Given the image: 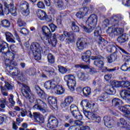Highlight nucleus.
Segmentation results:
<instances>
[{"label": "nucleus", "instance_id": "nucleus-1", "mask_svg": "<svg viewBox=\"0 0 130 130\" xmlns=\"http://www.w3.org/2000/svg\"><path fill=\"white\" fill-rule=\"evenodd\" d=\"M123 19V17L120 15H113L111 18V24L113 26L109 27L107 30V33L113 36L115 35L116 36H118L123 33L124 29L122 27H117L116 26L118 25L119 21H121Z\"/></svg>", "mask_w": 130, "mask_h": 130}, {"label": "nucleus", "instance_id": "nucleus-2", "mask_svg": "<svg viewBox=\"0 0 130 130\" xmlns=\"http://www.w3.org/2000/svg\"><path fill=\"white\" fill-rule=\"evenodd\" d=\"M43 34L41 37V38L45 43H50V41L52 43V46H55L56 43H57V40H56V35L55 34L53 35V37L51 38V31L49 28L47 26H44L42 27ZM50 38L51 39L50 40Z\"/></svg>", "mask_w": 130, "mask_h": 130}, {"label": "nucleus", "instance_id": "nucleus-3", "mask_svg": "<svg viewBox=\"0 0 130 130\" xmlns=\"http://www.w3.org/2000/svg\"><path fill=\"white\" fill-rule=\"evenodd\" d=\"M102 31H101V28L100 27H98L94 30V39L96 41L99 46L105 49V45L107 44V41H105L102 37H101V34Z\"/></svg>", "mask_w": 130, "mask_h": 130}, {"label": "nucleus", "instance_id": "nucleus-4", "mask_svg": "<svg viewBox=\"0 0 130 130\" xmlns=\"http://www.w3.org/2000/svg\"><path fill=\"white\" fill-rule=\"evenodd\" d=\"M64 80L66 82L67 86L70 91L74 92L77 81H76V77L74 75H68L64 76Z\"/></svg>", "mask_w": 130, "mask_h": 130}, {"label": "nucleus", "instance_id": "nucleus-5", "mask_svg": "<svg viewBox=\"0 0 130 130\" xmlns=\"http://www.w3.org/2000/svg\"><path fill=\"white\" fill-rule=\"evenodd\" d=\"M30 49L33 52L35 59L37 60L41 59V51H42V48H41L40 45L38 43H32L30 46Z\"/></svg>", "mask_w": 130, "mask_h": 130}, {"label": "nucleus", "instance_id": "nucleus-6", "mask_svg": "<svg viewBox=\"0 0 130 130\" xmlns=\"http://www.w3.org/2000/svg\"><path fill=\"white\" fill-rule=\"evenodd\" d=\"M47 106L42 100L38 99L36 100L35 104L32 108L34 110H40L41 112L45 113Z\"/></svg>", "mask_w": 130, "mask_h": 130}, {"label": "nucleus", "instance_id": "nucleus-7", "mask_svg": "<svg viewBox=\"0 0 130 130\" xmlns=\"http://www.w3.org/2000/svg\"><path fill=\"white\" fill-rule=\"evenodd\" d=\"M60 83V78L57 77L54 78L53 80H49L44 83V87L47 90L50 89H55L57 86H59L58 84Z\"/></svg>", "mask_w": 130, "mask_h": 130}, {"label": "nucleus", "instance_id": "nucleus-8", "mask_svg": "<svg viewBox=\"0 0 130 130\" xmlns=\"http://www.w3.org/2000/svg\"><path fill=\"white\" fill-rule=\"evenodd\" d=\"M22 88L21 89V92L23 96L26 98H29V102L31 103H33L35 100V96L33 94L30 95V87L28 86V85H26L25 84L22 85Z\"/></svg>", "mask_w": 130, "mask_h": 130}, {"label": "nucleus", "instance_id": "nucleus-9", "mask_svg": "<svg viewBox=\"0 0 130 130\" xmlns=\"http://www.w3.org/2000/svg\"><path fill=\"white\" fill-rule=\"evenodd\" d=\"M91 59L94 60V64L95 67H98L99 69H102L104 67V62L103 61L104 58L102 56L90 57Z\"/></svg>", "mask_w": 130, "mask_h": 130}, {"label": "nucleus", "instance_id": "nucleus-10", "mask_svg": "<svg viewBox=\"0 0 130 130\" xmlns=\"http://www.w3.org/2000/svg\"><path fill=\"white\" fill-rule=\"evenodd\" d=\"M108 46L107 47V51H109V52H113V51H115L116 52L117 51V50H120L122 52V53H124V54H128V53L126 52V51H125L124 49L118 47L116 44H108Z\"/></svg>", "mask_w": 130, "mask_h": 130}, {"label": "nucleus", "instance_id": "nucleus-11", "mask_svg": "<svg viewBox=\"0 0 130 130\" xmlns=\"http://www.w3.org/2000/svg\"><path fill=\"white\" fill-rule=\"evenodd\" d=\"M112 90H113V88H112L111 89H109L108 88L106 89V92L103 93L98 98V101L102 102H106V101H108L109 97V95H112L113 93Z\"/></svg>", "mask_w": 130, "mask_h": 130}, {"label": "nucleus", "instance_id": "nucleus-12", "mask_svg": "<svg viewBox=\"0 0 130 130\" xmlns=\"http://www.w3.org/2000/svg\"><path fill=\"white\" fill-rule=\"evenodd\" d=\"M66 37H68L67 40H68L69 42H74V41H75V37L73 33L71 32H68L67 31H64L63 34L59 35V40L60 41H64V39H66Z\"/></svg>", "mask_w": 130, "mask_h": 130}, {"label": "nucleus", "instance_id": "nucleus-13", "mask_svg": "<svg viewBox=\"0 0 130 130\" xmlns=\"http://www.w3.org/2000/svg\"><path fill=\"white\" fill-rule=\"evenodd\" d=\"M20 11L23 16H29L30 11H29V4L27 2H22L19 6Z\"/></svg>", "mask_w": 130, "mask_h": 130}, {"label": "nucleus", "instance_id": "nucleus-14", "mask_svg": "<svg viewBox=\"0 0 130 130\" xmlns=\"http://www.w3.org/2000/svg\"><path fill=\"white\" fill-rule=\"evenodd\" d=\"M38 18L41 21H46L47 22H51L50 16H47L46 12L44 11L39 10L37 12Z\"/></svg>", "mask_w": 130, "mask_h": 130}, {"label": "nucleus", "instance_id": "nucleus-15", "mask_svg": "<svg viewBox=\"0 0 130 130\" xmlns=\"http://www.w3.org/2000/svg\"><path fill=\"white\" fill-rule=\"evenodd\" d=\"M98 21V17L95 14L91 15L86 21V24L87 26H91L93 28H95L97 25Z\"/></svg>", "mask_w": 130, "mask_h": 130}, {"label": "nucleus", "instance_id": "nucleus-16", "mask_svg": "<svg viewBox=\"0 0 130 130\" xmlns=\"http://www.w3.org/2000/svg\"><path fill=\"white\" fill-rule=\"evenodd\" d=\"M88 43L84 38L78 39L76 43L77 48L79 50H83V49H85Z\"/></svg>", "mask_w": 130, "mask_h": 130}, {"label": "nucleus", "instance_id": "nucleus-17", "mask_svg": "<svg viewBox=\"0 0 130 130\" xmlns=\"http://www.w3.org/2000/svg\"><path fill=\"white\" fill-rule=\"evenodd\" d=\"M83 113L87 118H91L93 120H96V122H100L101 121V117L100 116L95 115L90 111H85Z\"/></svg>", "mask_w": 130, "mask_h": 130}, {"label": "nucleus", "instance_id": "nucleus-18", "mask_svg": "<svg viewBox=\"0 0 130 130\" xmlns=\"http://www.w3.org/2000/svg\"><path fill=\"white\" fill-rule=\"evenodd\" d=\"M47 125L49 128L56 127L57 125H58V120L56 118L53 116H50L49 118L48 123Z\"/></svg>", "mask_w": 130, "mask_h": 130}, {"label": "nucleus", "instance_id": "nucleus-19", "mask_svg": "<svg viewBox=\"0 0 130 130\" xmlns=\"http://www.w3.org/2000/svg\"><path fill=\"white\" fill-rule=\"evenodd\" d=\"M88 12H89V8L84 7L80 9V11L76 13V16L79 19H82V18H84L85 16L88 15Z\"/></svg>", "mask_w": 130, "mask_h": 130}, {"label": "nucleus", "instance_id": "nucleus-20", "mask_svg": "<svg viewBox=\"0 0 130 130\" xmlns=\"http://www.w3.org/2000/svg\"><path fill=\"white\" fill-rule=\"evenodd\" d=\"M73 102H74V98L72 96H69L65 99L64 102L61 104V106L62 108H66Z\"/></svg>", "mask_w": 130, "mask_h": 130}, {"label": "nucleus", "instance_id": "nucleus-21", "mask_svg": "<svg viewBox=\"0 0 130 130\" xmlns=\"http://www.w3.org/2000/svg\"><path fill=\"white\" fill-rule=\"evenodd\" d=\"M50 90H54L57 95H62L66 93V89L61 85H57L55 88L50 89Z\"/></svg>", "mask_w": 130, "mask_h": 130}, {"label": "nucleus", "instance_id": "nucleus-22", "mask_svg": "<svg viewBox=\"0 0 130 130\" xmlns=\"http://www.w3.org/2000/svg\"><path fill=\"white\" fill-rule=\"evenodd\" d=\"M48 102L53 108H55L57 106V99L55 97L49 96L48 98Z\"/></svg>", "mask_w": 130, "mask_h": 130}, {"label": "nucleus", "instance_id": "nucleus-23", "mask_svg": "<svg viewBox=\"0 0 130 130\" xmlns=\"http://www.w3.org/2000/svg\"><path fill=\"white\" fill-rule=\"evenodd\" d=\"M121 82L114 80L111 82V86H109V89L112 88V92H114V88H119V87H121Z\"/></svg>", "mask_w": 130, "mask_h": 130}, {"label": "nucleus", "instance_id": "nucleus-24", "mask_svg": "<svg viewBox=\"0 0 130 130\" xmlns=\"http://www.w3.org/2000/svg\"><path fill=\"white\" fill-rule=\"evenodd\" d=\"M105 125L107 127H110L113 124V120L109 116H106L104 117Z\"/></svg>", "mask_w": 130, "mask_h": 130}, {"label": "nucleus", "instance_id": "nucleus-25", "mask_svg": "<svg viewBox=\"0 0 130 130\" xmlns=\"http://www.w3.org/2000/svg\"><path fill=\"white\" fill-rule=\"evenodd\" d=\"M6 56L8 57L9 62L11 63V64H13L14 67H17V63H12V61L15 59V54L12 52H7L6 53Z\"/></svg>", "mask_w": 130, "mask_h": 130}, {"label": "nucleus", "instance_id": "nucleus-26", "mask_svg": "<svg viewBox=\"0 0 130 130\" xmlns=\"http://www.w3.org/2000/svg\"><path fill=\"white\" fill-rule=\"evenodd\" d=\"M77 77L80 81H86L89 78V75L84 72H79L77 73Z\"/></svg>", "mask_w": 130, "mask_h": 130}, {"label": "nucleus", "instance_id": "nucleus-27", "mask_svg": "<svg viewBox=\"0 0 130 130\" xmlns=\"http://www.w3.org/2000/svg\"><path fill=\"white\" fill-rule=\"evenodd\" d=\"M120 95H121L125 100H127L129 102H130V90H122L120 92Z\"/></svg>", "mask_w": 130, "mask_h": 130}, {"label": "nucleus", "instance_id": "nucleus-28", "mask_svg": "<svg viewBox=\"0 0 130 130\" xmlns=\"http://www.w3.org/2000/svg\"><path fill=\"white\" fill-rule=\"evenodd\" d=\"M6 40L8 42H11L12 43H16V41H15V39L14 38V36L13 34L10 32H6L5 33Z\"/></svg>", "mask_w": 130, "mask_h": 130}, {"label": "nucleus", "instance_id": "nucleus-29", "mask_svg": "<svg viewBox=\"0 0 130 130\" xmlns=\"http://www.w3.org/2000/svg\"><path fill=\"white\" fill-rule=\"evenodd\" d=\"M117 57H118L117 53L115 52L114 53L112 54L110 56H109L107 57L108 61L109 62V63H111L114 61H115V60H116L117 59Z\"/></svg>", "mask_w": 130, "mask_h": 130}, {"label": "nucleus", "instance_id": "nucleus-30", "mask_svg": "<svg viewBox=\"0 0 130 130\" xmlns=\"http://www.w3.org/2000/svg\"><path fill=\"white\" fill-rule=\"evenodd\" d=\"M71 113L76 119H78V120H82L83 119V116H82V114H81L79 110L73 111Z\"/></svg>", "mask_w": 130, "mask_h": 130}, {"label": "nucleus", "instance_id": "nucleus-31", "mask_svg": "<svg viewBox=\"0 0 130 130\" xmlns=\"http://www.w3.org/2000/svg\"><path fill=\"white\" fill-rule=\"evenodd\" d=\"M128 39V37H127V35H126V34H123L118 37L117 41L119 43H124Z\"/></svg>", "mask_w": 130, "mask_h": 130}, {"label": "nucleus", "instance_id": "nucleus-32", "mask_svg": "<svg viewBox=\"0 0 130 130\" xmlns=\"http://www.w3.org/2000/svg\"><path fill=\"white\" fill-rule=\"evenodd\" d=\"M74 123L76 126H72L69 128L68 130H78V126L80 127L83 124V122L79 120L75 121Z\"/></svg>", "mask_w": 130, "mask_h": 130}, {"label": "nucleus", "instance_id": "nucleus-33", "mask_svg": "<svg viewBox=\"0 0 130 130\" xmlns=\"http://www.w3.org/2000/svg\"><path fill=\"white\" fill-rule=\"evenodd\" d=\"M33 117L35 119H39L40 121H41V122H43L44 121V117L42 115L40 114V113L34 112L33 113Z\"/></svg>", "mask_w": 130, "mask_h": 130}, {"label": "nucleus", "instance_id": "nucleus-34", "mask_svg": "<svg viewBox=\"0 0 130 130\" xmlns=\"http://www.w3.org/2000/svg\"><path fill=\"white\" fill-rule=\"evenodd\" d=\"M3 4H4L6 10L12 7V6H14L13 0H3Z\"/></svg>", "mask_w": 130, "mask_h": 130}, {"label": "nucleus", "instance_id": "nucleus-35", "mask_svg": "<svg viewBox=\"0 0 130 130\" xmlns=\"http://www.w3.org/2000/svg\"><path fill=\"white\" fill-rule=\"evenodd\" d=\"M80 27L83 29V30L86 33H91V32H93V30H94L93 26L90 25H88V26H85L84 25L82 24L80 25Z\"/></svg>", "mask_w": 130, "mask_h": 130}, {"label": "nucleus", "instance_id": "nucleus-36", "mask_svg": "<svg viewBox=\"0 0 130 130\" xmlns=\"http://www.w3.org/2000/svg\"><path fill=\"white\" fill-rule=\"evenodd\" d=\"M9 13L11 14L12 16L16 17L17 16V11L16 10V7H14V5L11 6L9 8L6 9Z\"/></svg>", "mask_w": 130, "mask_h": 130}, {"label": "nucleus", "instance_id": "nucleus-37", "mask_svg": "<svg viewBox=\"0 0 130 130\" xmlns=\"http://www.w3.org/2000/svg\"><path fill=\"white\" fill-rule=\"evenodd\" d=\"M43 70L47 75H51L54 73V69L50 67H44Z\"/></svg>", "mask_w": 130, "mask_h": 130}, {"label": "nucleus", "instance_id": "nucleus-38", "mask_svg": "<svg viewBox=\"0 0 130 130\" xmlns=\"http://www.w3.org/2000/svg\"><path fill=\"white\" fill-rule=\"evenodd\" d=\"M81 92H82L84 96H89L91 95V88L89 87H84Z\"/></svg>", "mask_w": 130, "mask_h": 130}, {"label": "nucleus", "instance_id": "nucleus-39", "mask_svg": "<svg viewBox=\"0 0 130 130\" xmlns=\"http://www.w3.org/2000/svg\"><path fill=\"white\" fill-rule=\"evenodd\" d=\"M120 123L122 125H123L124 127H125V128L126 129V130H127V127L128 128V129H129L130 128V125L129 123L126 122V121H125V120H124V119L123 118H121L120 119Z\"/></svg>", "mask_w": 130, "mask_h": 130}, {"label": "nucleus", "instance_id": "nucleus-40", "mask_svg": "<svg viewBox=\"0 0 130 130\" xmlns=\"http://www.w3.org/2000/svg\"><path fill=\"white\" fill-rule=\"evenodd\" d=\"M48 61L49 63H54L55 62V58H54V56L52 55L51 53H49L47 56Z\"/></svg>", "mask_w": 130, "mask_h": 130}, {"label": "nucleus", "instance_id": "nucleus-41", "mask_svg": "<svg viewBox=\"0 0 130 130\" xmlns=\"http://www.w3.org/2000/svg\"><path fill=\"white\" fill-rule=\"evenodd\" d=\"M55 5L58 7L60 10H63V4L62 0H54Z\"/></svg>", "mask_w": 130, "mask_h": 130}, {"label": "nucleus", "instance_id": "nucleus-42", "mask_svg": "<svg viewBox=\"0 0 130 130\" xmlns=\"http://www.w3.org/2000/svg\"><path fill=\"white\" fill-rule=\"evenodd\" d=\"M1 22V26L5 28H8V27H10V25H11V23H10V21L6 19L2 20Z\"/></svg>", "mask_w": 130, "mask_h": 130}, {"label": "nucleus", "instance_id": "nucleus-43", "mask_svg": "<svg viewBox=\"0 0 130 130\" xmlns=\"http://www.w3.org/2000/svg\"><path fill=\"white\" fill-rule=\"evenodd\" d=\"M35 89L38 95H39L40 97H41V96H43V95H44V91H43L42 89L39 87V86H36Z\"/></svg>", "mask_w": 130, "mask_h": 130}, {"label": "nucleus", "instance_id": "nucleus-44", "mask_svg": "<svg viewBox=\"0 0 130 130\" xmlns=\"http://www.w3.org/2000/svg\"><path fill=\"white\" fill-rule=\"evenodd\" d=\"M121 102V100L118 98H115L112 101V104L114 106H117L118 105H119Z\"/></svg>", "mask_w": 130, "mask_h": 130}, {"label": "nucleus", "instance_id": "nucleus-45", "mask_svg": "<svg viewBox=\"0 0 130 130\" xmlns=\"http://www.w3.org/2000/svg\"><path fill=\"white\" fill-rule=\"evenodd\" d=\"M58 71L61 74H67L68 72V69L67 68L61 66H58Z\"/></svg>", "mask_w": 130, "mask_h": 130}, {"label": "nucleus", "instance_id": "nucleus-46", "mask_svg": "<svg viewBox=\"0 0 130 130\" xmlns=\"http://www.w3.org/2000/svg\"><path fill=\"white\" fill-rule=\"evenodd\" d=\"M17 24L19 27H25V26H26V22L21 18L18 19Z\"/></svg>", "mask_w": 130, "mask_h": 130}, {"label": "nucleus", "instance_id": "nucleus-47", "mask_svg": "<svg viewBox=\"0 0 130 130\" xmlns=\"http://www.w3.org/2000/svg\"><path fill=\"white\" fill-rule=\"evenodd\" d=\"M75 68H76V69H79V68H80L81 69H84V70H87L88 69L90 68V67H89L88 65L80 64L75 65Z\"/></svg>", "mask_w": 130, "mask_h": 130}, {"label": "nucleus", "instance_id": "nucleus-48", "mask_svg": "<svg viewBox=\"0 0 130 130\" xmlns=\"http://www.w3.org/2000/svg\"><path fill=\"white\" fill-rule=\"evenodd\" d=\"M72 29L74 32H79V31H80L79 26L76 25L75 22L72 23Z\"/></svg>", "mask_w": 130, "mask_h": 130}, {"label": "nucleus", "instance_id": "nucleus-49", "mask_svg": "<svg viewBox=\"0 0 130 130\" xmlns=\"http://www.w3.org/2000/svg\"><path fill=\"white\" fill-rule=\"evenodd\" d=\"M7 47H9V44L6 42H3V44L0 45V52L3 50H5V48Z\"/></svg>", "mask_w": 130, "mask_h": 130}, {"label": "nucleus", "instance_id": "nucleus-50", "mask_svg": "<svg viewBox=\"0 0 130 130\" xmlns=\"http://www.w3.org/2000/svg\"><path fill=\"white\" fill-rule=\"evenodd\" d=\"M120 69L123 72H127V71H129V70L130 69V67H128V66H127V63H126L122 65Z\"/></svg>", "mask_w": 130, "mask_h": 130}, {"label": "nucleus", "instance_id": "nucleus-51", "mask_svg": "<svg viewBox=\"0 0 130 130\" xmlns=\"http://www.w3.org/2000/svg\"><path fill=\"white\" fill-rule=\"evenodd\" d=\"M27 74L29 76H33L36 74V70L34 69H30L27 70Z\"/></svg>", "mask_w": 130, "mask_h": 130}, {"label": "nucleus", "instance_id": "nucleus-52", "mask_svg": "<svg viewBox=\"0 0 130 130\" xmlns=\"http://www.w3.org/2000/svg\"><path fill=\"white\" fill-rule=\"evenodd\" d=\"M0 102L1 104L0 105V107L1 108L3 109L6 108V104H7V100H6L5 99H2L0 100Z\"/></svg>", "mask_w": 130, "mask_h": 130}, {"label": "nucleus", "instance_id": "nucleus-53", "mask_svg": "<svg viewBox=\"0 0 130 130\" xmlns=\"http://www.w3.org/2000/svg\"><path fill=\"white\" fill-rule=\"evenodd\" d=\"M121 82L122 83L121 85V87L122 88H124L125 87H129L130 86L129 81H122Z\"/></svg>", "mask_w": 130, "mask_h": 130}, {"label": "nucleus", "instance_id": "nucleus-54", "mask_svg": "<svg viewBox=\"0 0 130 130\" xmlns=\"http://www.w3.org/2000/svg\"><path fill=\"white\" fill-rule=\"evenodd\" d=\"M19 31L20 33H21V34H22L23 35H28V34H29V31H28V30L25 28H22L19 30Z\"/></svg>", "mask_w": 130, "mask_h": 130}, {"label": "nucleus", "instance_id": "nucleus-55", "mask_svg": "<svg viewBox=\"0 0 130 130\" xmlns=\"http://www.w3.org/2000/svg\"><path fill=\"white\" fill-rule=\"evenodd\" d=\"M82 59L83 61L87 62V63H90V58L87 57V56H85V55H83L82 56Z\"/></svg>", "mask_w": 130, "mask_h": 130}, {"label": "nucleus", "instance_id": "nucleus-56", "mask_svg": "<svg viewBox=\"0 0 130 130\" xmlns=\"http://www.w3.org/2000/svg\"><path fill=\"white\" fill-rule=\"evenodd\" d=\"M27 113H28V112L24 109H21L20 110V114L22 117H25V116L27 115Z\"/></svg>", "mask_w": 130, "mask_h": 130}, {"label": "nucleus", "instance_id": "nucleus-57", "mask_svg": "<svg viewBox=\"0 0 130 130\" xmlns=\"http://www.w3.org/2000/svg\"><path fill=\"white\" fill-rule=\"evenodd\" d=\"M110 24V21L108 19H105L103 22V26L104 28H106L107 26H108Z\"/></svg>", "mask_w": 130, "mask_h": 130}, {"label": "nucleus", "instance_id": "nucleus-58", "mask_svg": "<svg viewBox=\"0 0 130 130\" xmlns=\"http://www.w3.org/2000/svg\"><path fill=\"white\" fill-rule=\"evenodd\" d=\"M78 107L76 106L75 104H72L70 106V110L72 112H73V111H76L77 110H78Z\"/></svg>", "mask_w": 130, "mask_h": 130}, {"label": "nucleus", "instance_id": "nucleus-59", "mask_svg": "<svg viewBox=\"0 0 130 130\" xmlns=\"http://www.w3.org/2000/svg\"><path fill=\"white\" fill-rule=\"evenodd\" d=\"M37 7L39 9H45V5H44V3L42 2H39L37 4Z\"/></svg>", "mask_w": 130, "mask_h": 130}, {"label": "nucleus", "instance_id": "nucleus-60", "mask_svg": "<svg viewBox=\"0 0 130 130\" xmlns=\"http://www.w3.org/2000/svg\"><path fill=\"white\" fill-rule=\"evenodd\" d=\"M88 102L89 101L87 100H82L80 103V105L82 107H84V106H85V107H86Z\"/></svg>", "mask_w": 130, "mask_h": 130}, {"label": "nucleus", "instance_id": "nucleus-61", "mask_svg": "<svg viewBox=\"0 0 130 130\" xmlns=\"http://www.w3.org/2000/svg\"><path fill=\"white\" fill-rule=\"evenodd\" d=\"M87 108H89V109H95V104H91V103H87V105L86 107Z\"/></svg>", "mask_w": 130, "mask_h": 130}, {"label": "nucleus", "instance_id": "nucleus-62", "mask_svg": "<svg viewBox=\"0 0 130 130\" xmlns=\"http://www.w3.org/2000/svg\"><path fill=\"white\" fill-rule=\"evenodd\" d=\"M87 108H89V109H95V104H91V103H87V105L86 107Z\"/></svg>", "mask_w": 130, "mask_h": 130}, {"label": "nucleus", "instance_id": "nucleus-63", "mask_svg": "<svg viewBox=\"0 0 130 130\" xmlns=\"http://www.w3.org/2000/svg\"><path fill=\"white\" fill-rule=\"evenodd\" d=\"M122 4L126 7H130V0H123Z\"/></svg>", "mask_w": 130, "mask_h": 130}, {"label": "nucleus", "instance_id": "nucleus-64", "mask_svg": "<svg viewBox=\"0 0 130 130\" xmlns=\"http://www.w3.org/2000/svg\"><path fill=\"white\" fill-rule=\"evenodd\" d=\"M49 27H50L52 32H54V31H55V29H56V26L53 24V23L49 24Z\"/></svg>", "mask_w": 130, "mask_h": 130}]
</instances>
